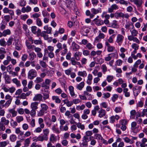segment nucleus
<instances>
[{"label":"nucleus","instance_id":"1","mask_svg":"<svg viewBox=\"0 0 147 147\" xmlns=\"http://www.w3.org/2000/svg\"><path fill=\"white\" fill-rule=\"evenodd\" d=\"M131 33V35L128 36V39L130 41H133L134 42H135L138 44L140 43V40L136 37V36L138 34V32L136 30L133 25L132 29L130 30Z\"/></svg>","mask_w":147,"mask_h":147},{"label":"nucleus","instance_id":"2","mask_svg":"<svg viewBox=\"0 0 147 147\" xmlns=\"http://www.w3.org/2000/svg\"><path fill=\"white\" fill-rule=\"evenodd\" d=\"M41 109L38 112L37 115L38 117L43 116L45 113H47V110L49 108L47 105L45 103H41L40 105Z\"/></svg>","mask_w":147,"mask_h":147},{"label":"nucleus","instance_id":"3","mask_svg":"<svg viewBox=\"0 0 147 147\" xmlns=\"http://www.w3.org/2000/svg\"><path fill=\"white\" fill-rule=\"evenodd\" d=\"M37 76V72L34 69H31L28 72V77L30 80H32L34 78L36 77Z\"/></svg>","mask_w":147,"mask_h":147},{"label":"nucleus","instance_id":"4","mask_svg":"<svg viewBox=\"0 0 147 147\" xmlns=\"http://www.w3.org/2000/svg\"><path fill=\"white\" fill-rule=\"evenodd\" d=\"M124 38L123 36L120 34H118L116 37V42L118 45L121 46L123 43Z\"/></svg>","mask_w":147,"mask_h":147},{"label":"nucleus","instance_id":"5","mask_svg":"<svg viewBox=\"0 0 147 147\" xmlns=\"http://www.w3.org/2000/svg\"><path fill=\"white\" fill-rule=\"evenodd\" d=\"M137 123L134 121L131 124V131L134 133H137L138 131V127L137 126Z\"/></svg>","mask_w":147,"mask_h":147},{"label":"nucleus","instance_id":"6","mask_svg":"<svg viewBox=\"0 0 147 147\" xmlns=\"http://www.w3.org/2000/svg\"><path fill=\"white\" fill-rule=\"evenodd\" d=\"M80 32L84 36H87V34L90 32L89 29L85 26H83L81 28Z\"/></svg>","mask_w":147,"mask_h":147},{"label":"nucleus","instance_id":"7","mask_svg":"<svg viewBox=\"0 0 147 147\" xmlns=\"http://www.w3.org/2000/svg\"><path fill=\"white\" fill-rule=\"evenodd\" d=\"M6 53V52L4 48H1L0 49V62H1V60L5 57L4 54Z\"/></svg>","mask_w":147,"mask_h":147},{"label":"nucleus","instance_id":"8","mask_svg":"<svg viewBox=\"0 0 147 147\" xmlns=\"http://www.w3.org/2000/svg\"><path fill=\"white\" fill-rule=\"evenodd\" d=\"M72 50L74 51H78L80 48V46L76 44L75 42L73 41L71 44Z\"/></svg>","mask_w":147,"mask_h":147},{"label":"nucleus","instance_id":"9","mask_svg":"<svg viewBox=\"0 0 147 147\" xmlns=\"http://www.w3.org/2000/svg\"><path fill=\"white\" fill-rule=\"evenodd\" d=\"M131 2H133L137 7L139 8L140 7L142 4V0H130Z\"/></svg>","mask_w":147,"mask_h":147},{"label":"nucleus","instance_id":"10","mask_svg":"<svg viewBox=\"0 0 147 147\" xmlns=\"http://www.w3.org/2000/svg\"><path fill=\"white\" fill-rule=\"evenodd\" d=\"M68 89L71 96L74 98L76 97L77 96V95L75 94L74 92V87L72 86H71L69 87Z\"/></svg>","mask_w":147,"mask_h":147},{"label":"nucleus","instance_id":"11","mask_svg":"<svg viewBox=\"0 0 147 147\" xmlns=\"http://www.w3.org/2000/svg\"><path fill=\"white\" fill-rule=\"evenodd\" d=\"M127 124V122L125 120H121L120 121V124L121 125V129L123 131H125L127 128L126 125Z\"/></svg>","mask_w":147,"mask_h":147},{"label":"nucleus","instance_id":"12","mask_svg":"<svg viewBox=\"0 0 147 147\" xmlns=\"http://www.w3.org/2000/svg\"><path fill=\"white\" fill-rule=\"evenodd\" d=\"M42 96L40 94H36L34 97L33 100L34 101H41L42 100Z\"/></svg>","mask_w":147,"mask_h":147},{"label":"nucleus","instance_id":"13","mask_svg":"<svg viewBox=\"0 0 147 147\" xmlns=\"http://www.w3.org/2000/svg\"><path fill=\"white\" fill-rule=\"evenodd\" d=\"M142 88V87L139 86L137 88H133V92L134 95L135 96H137L140 92V90Z\"/></svg>","mask_w":147,"mask_h":147},{"label":"nucleus","instance_id":"14","mask_svg":"<svg viewBox=\"0 0 147 147\" xmlns=\"http://www.w3.org/2000/svg\"><path fill=\"white\" fill-rule=\"evenodd\" d=\"M116 54L114 53L109 54L107 57H106L105 58V60L107 61H110L112 58H114L116 57Z\"/></svg>","mask_w":147,"mask_h":147},{"label":"nucleus","instance_id":"15","mask_svg":"<svg viewBox=\"0 0 147 147\" xmlns=\"http://www.w3.org/2000/svg\"><path fill=\"white\" fill-rule=\"evenodd\" d=\"M0 122L5 125H8L9 124V121L6 119L5 117H2L1 118Z\"/></svg>","mask_w":147,"mask_h":147},{"label":"nucleus","instance_id":"16","mask_svg":"<svg viewBox=\"0 0 147 147\" xmlns=\"http://www.w3.org/2000/svg\"><path fill=\"white\" fill-rule=\"evenodd\" d=\"M57 124L54 125L52 126V130L55 133L58 134L61 132V130L57 127Z\"/></svg>","mask_w":147,"mask_h":147},{"label":"nucleus","instance_id":"17","mask_svg":"<svg viewBox=\"0 0 147 147\" xmlns=\"http://www.w3.org/2000/svg\"><path fill=\"white\" fill-rule=\"evenodd\" d=\"M63 50L61 52V54L62 56L65 55L67 52V45L64 43L63 45Z\"/></svg>","mask_w":147,"mask_h":147},{"label":"nucleus","instance_id":"18","mask_svg":"<svg viewBox=\"0 0 147 147\" xmlns=\"http://www.w3.org/2000/svg\"><path fill=\"white\" fill-rule=\"evenodd\" d=\"M119 118V116L117 115H116L115 116H112L110 117V122L111 123H113L115 121V120H118Z\"/></svg>","mask_w":147,"mask_h":147},{"label":"nucleus","instance_id":"19","mask_svg":"<svg viewBox=\"0 0 147 147\" xmlns=\"http://www.w3.org/2000/svg\"><path fill=\"white\" fill-rule=\"evenodd\" d=\"M38 102H32L30 105V108L31 109H34L36 110L38 109Z\"/></svg>","mask_w":147,"mask_h":147},{"label":"nucleus","instance_id":"20","mask_svg":"<svg viewBox=\"0 0 147 147\" xmlns=\"http://www.w3.org/2000/svg\"><path fill=\"white\" fill-rule=\"evenodd\" d=\"M78 75L80 77L83 78L86 77L87 76V73L85 71H80L78 73Z\"/></svg>","mask_w":147,"mask_h":147},{"label":"nucleus","instance_id":"21","mask_svg":"<svg viewBox=\"0 0 147 147\" xmlns=\"http://www.w3.org/2000/svg\"><path fill=\"white\" fill-rule=\"evenodd\" d=\"M85 85V83L84 82H82L80 84L77 85L76 88L80 90H81L84 88Z\"/></svg>","mask_w":147,"mask_h":147},{"label":"nucleus","instance_id":"22","mask_svg":"<svg viewBox=\"0 0 147 147\" xmlns=\"http://www.w3.org/2000/svg\"><path fill=\"white\" fill-rule=\"evenodd\" d=\"M43 132L44 134L43 136H44L47 140L48 139V136L49 133V129L48 128L43 129Z\"/></svg>","mask_w":147,"mask_h":147},{"label":"nucleus","instance_id":"23","mask_svg":"<svg viewBox=\"0 0 147 147\" xmlns=\"http://www.w3.org/2000/svg\"><path fill=\"white\" fill-rule=\"evenodd\" d=\"M70 136L72 138H76L78 140L80 139L81 138V136L79 134H78L76 135L75 134L72 133L70 134Z\"/></svg>","mask_w":147,"mask_h":147},{"label":"nucleus","instance_id":"24","mask_svg":"<svg viewBox=\"0 0 147 147\" xmlns=\"http://www.w3.org/2000/svg\"><path fill=\"white\" fill-rule=\"evenodd\" d=\"M44 29L46 30L45 32L48 34H51L52 29L51 27H49L48 25H46L44 27Z\"/></svg>","mask_w":147,"mask_h":147},{"label":"nucleus","instance_id":"25","mask_svg":"<svg viewBox=\"0 0 147 147\" xmlns=\"http://www.w3.org/2000/svg\"><path fill=\"white\" fill-rule=\"evenodd\" d=\"M111 25L112 27L115 28L117 29L119 27L117 21L115 20H113L112 21Z\"/></svg>","mask_w":147,"mask_h":147},{"label":"nucleus","instance_id":"26","mask_svg":"<svg viewBox=\"0 0 147 147\" xmlns=\"http://www.w3.org/2000/svg\"><path fill=\"white\" fill-rule=\"evenodd\" d=\"M8 112L12 114V117H14L17 115V112L14 109H10L8 110Z\"/></svg>","mask_w":147,"mask_h":147},{"label":"nucleus","instance_id":"27","mask_svg":"<svg viewBox=\"0 0 147 147\" xmlns=\"http://www.w3.org/2000/svg\"><path fill=\"white\" fill-rule=\"evenodd\" d=\"M47 33L45 32V31H43L41 32V36L43 37L44 39L46 40H47L49 39V36L47 34Z\"/></svg>","mask_w":147,"mask_h":147},{"label":"nucleus","instance_id":"28","mask_svg":"<svg viewBox=\"0 0 147 147\" xmlns=\"http://www.w3.org/2000/svg\"><path fill=\"white\" fill-rule=\"evenodd\" d=\"M81 54V53L79 51H76L75 52L74 55V59H75L77 61H79L80 60L79 56Z\"/></svg>","mask_w":147,"mask_h":147},{"label":"nucleus","instance_id":"29","mask_svg":"<svg viewBox=\"0 0 147 147\" xmlns=\"http://www.w3.org/2000/svg\"><path fill=\"white\" fill-rule=\"evenodd\" d=\"M28 53H29V56L30 57V60L32 61L36 57V55L33 52L31 53L29 51H27Z\"/></svg>","mask_w":147,"mask_h":147},{"label":"nucleus","instance_id":"30","mask_svg":"<svg viewBox=\"0 0 147 147\" xmlns=\"http://www.w3.org/2000/svg\"><path fill=\"white\" fill-rule=\"evenodd\" d=\"M17 139L16 136L14 134H12L9 136V140L12 142H15L16 141Z\"/></svg>","mask_w":147,"mask_h":147},{"label":"nucleus","instance_id":"31","mask_svg":"<svg viewBox=\"0 0 147 147\" xmlns=\"http://www.w3.org/2000/svg\"><path fill=\"white\" fill-rule=\"evenodd\" d=\"M52 99L53 100H55V102L57 103H60L61 102V100L59 98V96H53Z\"/></svg>","mask_w":147,"mask_h":147},{"label":"nucleus","instance_id":"32","mask_svg":"<svg viewBox=\"0 0 147 147\" xmlns=\"http://www.w3.org/2000/svg\"><path fill=\"white\" fill-rule=\"evenodd\" d=\"M123 139L127 143H129L130 144H132L134 143V141L133 140H131L127 137L123 138Z\"/></svg>","mask_w":147,"mask_h":147},{"label":"nucleus","instance_id":"33","mask_svg":"<svg viewBox=\"0 0 147 147\" xmlns=\"http://www.w3.org/2000/svg\"><path fill=\"white\" fill-rule=\"evenodd\" d=\"M49 92L48 91H45V92L43 93V99L44 100L49 98Z\"/></svg>","mask_w":147,"mask_h":147},{"label":"nucleus","instance_id":"34","mask_svg":"<svg viewBox=\"0 0 147 147\" xmlns=\"http://www.w3.org/2000/svg\"><path fill=\"white\" fill-rule=\"evenodd\" d=\"M106 45L107 46V51L109 52L113 51L115 48L113 46H111L108 42L106 43Z\"/></svg>","mask_w":147,"mask_h":147},{"label":"nucleus","instance_id":"35","mask_svg":"<svg viewBox=\"0 0 147 147\" xmlns=\"http://www.w3.org/2000/svg\"><path fill=\"white\" fill-rule=\"evenodd\" d=\"M141 147H145L146 146V143L147 142V139L145 138H143L140 142Z\"/></svg>","mask_w":147,"mask_h":147},{"label":"nucleus","instance_id":"36","mask_svg":"<svg viewBox=\"0 0 147 147\" xmlns=\"http://www.w3.org/2000/svg\"><path fill=\"white\" fill-rule=\"evenodd\" d=\"M12 82L15 84L17 87L20 86L21 85L20 82L17 78H15L12 79Z\"/></svg>","mask_w":147,"mask_h":147},{"label":"nucleus","instance_id":"37","mask_svg":"<svg viewBox=\"0 0 147 147\" xmlns=\"http://www.w3.org/2000/svg\"><path fill=\"white\" fill-rule=\"evenodd\" d=\"M4 78L6 83L9 84L10 83L11 78L9 75L5 74L4 76Z\"/></svg>","mask_w":147,"mask_h":147},{"label":"nucleus","instance_id":"38","mask_svg":"<svg viewBox=\"0 0 147 147\" xmlns=\"http://www.w3.org/2000/svg\"><path fill=\"white\" fill-rule=\"evenodd\" d=\"M38 123L41 127H45V125L44 123V120L42 118H40L38 119Z\"/></svg>","mask_w":147,"mask_h":147},{"label":"nucleus","instance_id":"39","mask_svg":"<svg viewBox=\"0 0 147 147\" xmlns=\"http://www.w3.org/2000/svg\"><path fill=\"white\" fill-rule=\"evenodd\" d=\"M3 33V36L4 37L6 36L7 35H9L11 34V31L9 29L4 30Z\"/></svg>","mask_w":147,"mask_h":147},{"label":"nucleus","instance_id":"40","mask_svg":"<svg viewBox=\"0 0 147 147\" xmlns=\"http://www.w3.org/2000/svg\"><path fill=\"white\" fill-rule=\"evenodd\" d=\"M84 94L85 96H88V100H92L93 98V95L90 94H89L87 91H84Z\"/></svg>","mask_w":147,"mask_h":147},{"label":"nucleus","instance_id":"41","mask_svg":"<svg viewBox=\"0 0 147 147\" xmlns=\"http://www.w3.org/2000/svg\"><path fill=\"white\" fill-rule=\"evenodd\" d=\"M60 129L61 131H66L68 130V127L67 125H66L64 126H60Z\"/></svg>","mask_w":147,"mask_h":147},{"label":"nucleus","instance_id":"42","mask_svg":"<svg viewBox=\"0 0 147 147\" xmlns=\"http://www.w3.org/2000/svg\"><path fill=\"white\" fill-rule=\"evenodd\" d=\"M49 140L51 142L54 143V142L56 141L57 140L56 137L55 136V135L52 134L50 136Z\"/></svg>","mask_w":147,"mask_h":147},{"label":"nucleus","instance_id":"43","mask_svg":"<svg viewBox=\"0 0 147 147\" xmlns=\"http://www.w3.org/2000/svg\"><path fill=\"white\" fill-rule=\"evenodd\" d=\"M128 89L127 88H124L123 89V92L124 93L125 96L126 97H129L130 96V94L129 92H128Z\"/></svg>","mask_w":147,"mask_h":147},{"label":"nucleus","instance_id":"44","mask_svg":"<svg viewBox=\"0 0 147 147\" xmlns=\"http://www.w3.org/2000/svg\"><path fill=\"white\" fill-rule=\"evenodd\" d=\"M85 106L84 105H82L81 106L78 105L76 107V109L78 111L83 110L85 108Z\"/></svg>","mask_w":147,"mask_h":147},{"label":"nucleus","instance_id":"45","mask_svg":"<svg viewBox=\"0 0 147 147\" xmlns=\"http://www.w3.org/2000/svg\"><path fill=\"white\" fill-rule=\"evenodd\" d=\"M76 125L78 128L82 130L85 129V126L84 125L78 122L76 123Z\"/></svg>","mask_w":147,"mask_h":147},{"label":"nucleus","instance_id":"46","mask_svg":"<svg viewBox=\"0 0 147 147\" xmlns=\"http://www.w3.org/2000/svg\"><path fill=\"white\" fill-rule=\"evenodd\" d=\"M86 47L87 49L89 50H91L94 48V47L90 43H88L86 45Z\"/></svg>","mask_w":147,"mask_h":147},{"label":"nucleus","instance_id":"47","mask_svg":"<svg viewBox=\"0 0 147 147\" xmlns=\"http://www.w3.org/2000/svg\"><path fill=\"white\" fill-rule=\"evenodd\" d=\"M137 43H133L131 45V47L134 50H138V49L139 46Z\"/></svg>","mask_w":147,"mask_h":147},{"label":"nucleus","instance_id":"48","mask_svg":"<svg viewBox=\"0 0 147 147\" xmlns=\"http://www.w3.org/2000/svg\"><path fill=\"white\" fill-rule=\"evenodd\" d=\"M43 81V80L40 77H38L36 78V80L34 82L36 83H39L42 82Z\"/></svg>","mask_w":147,"mask_h":147},{"label":"nucleus","instance_id":"49","mask_svg":"<svg viewBox=\"0 0 147 147\" xmlns=\"http://www.w3.org/2000/svg\"><path fill=\"white\" fill-rule=\"evenodd\" d=\"M9 142L8 141H5L0 142V147H5L8 144Z\"/></svg>","mask_w":147,"mask_h":147},{"label":"nucleus","instance_id":"50","mask_svg":"<svg viewBox=\"0 0 147 147\" xmlns=\"http://www.w3.org/2000/svg\"><path fill=\"white\" fill-rule=\"evenodd\" d=\"M123 13L122 12H116L115 13V17L116 18H122Z\"/></svg>","mask_w":147,"mask_h":147},{"label":"nucleus","instance_id":"51","mask_svg":"<svg viewBox=\"0 0 147 147\" xmlns=\"http://www.w3.org/2000/svg\"><path fill=\"white\" fill-rule=\"evenodd\" d=\"M44 127H41V126L37 127L34 130V132L36 133H39L41 132L42 131V129H43Z\"/></svg>","mask_w":147,"mask_h":147},{"label":"nucleus","instance_id":"52","mask_svg":"<svg viewBox=\"0 0 147 147\" xmlns=\"http://www.w3.org/2000/svg\"><path fill=\"white\" fill-rule=\"evenodd\" d=\"M101 40V33L100 32L98 36H97L95 39L94 41L95 42H100Z\"/></svg>","mask_w":147,"mask_h":147},{"label":"nucleus","instance_id":"53","mask_svg":"<svg viewBox=\"0 0 147 147\" xmlns=\"http://www.w3.org/2000/svg\"><path fill=\"white\" fill-rule=\"evenodd\" d=\"M13 40V38L11 36L9 38L7 42L8 46H10L12 44Z\"/></svg>","mask_w":147,"mask_h":147},{"label":"nucleus","instance_id":"54","mask_svg":"<svg viewBox=\"0 0 147 147\" xmlns=\"http://www.w3.org/2000/svg\"><path fill=\"white\" fill-rule=\"evenodd\" d=\"M16 120L18 123H20L24 120V118L22 116H18L16 118Z\"/></svg>","mask_w":147,"mask_h":147},{"label":"nucleus","instance_id":"55","mask_svg":"<svg viewBox=\"0 0 147 147\" xmlns=\"http://www.w3.org/2000/svg\"><path fill=\"white\" fill-rule=\"evenodd\" d=\"M5 125L0 122V131H3L5 130L6 129Z\"/></svg>","mask_w":147,"mask_h":147},{"label":"nucleus","instance_id":"56","mask_svg":"<svg viewBox=\"0 0 147 147\" xmlns=\"http://www.w3.org/2000/svg\"><path fill=\"white\" fill-rule=\"evenodd\" d=\"M136 114V111L134 110L131 111L130 112V118L131 119H134L135 115Z\"/></svg>","mask_w":147,"mask_h":147},{"label":"nucleus","instance_id":"57","mask_svg":"<svg viewBox=\"0 0 147 147\" xmlns=\"http://www.w3.org/2000/svg\"><path fill=\"white\" fill-rule=\"evenodd\" d=\"M39 63L40 65L43 67L46 68L47 67V65L46 63L43 61L40 60L39 61Z\"/></svg>","mask_w":147,"mask_h":147},{"label":"nucleus","instance_id":"58","mask_svg":"<svg viewBox=\"0 0 147 147\" xmlns=\"http://www.w3.org/2000/svg\"><path fill=\"white\" fill-rule=\"evenodd\" d=\"M28 16L26 14L21 15L20 16V18L21 19L23 20L24 21H26V19L28 18Z\"/></svg>","mask_w":147,"mask_h":147},{"label":"nucleus","instance_id":"59","mask_svg":"<svg viewBox=\"0 0 147 147\" xmlns=\"http://www.w3.org/2000/svg\"><path fill=\"white\" fill-rule=\"evenodd\" d=\"M37 27L35 26H32L31 28V30L32 32L34 34H36V33Z\"/></svg>","mask_w":147,"mask_h":147},{"label":"nucleus","instance_id":"60","mask_svg":"<svg viewBox=\"0 0 147 147\" xmlns=\"http://www.w3.org/2000/svg\"><path fill=\"white\" fill-rule=\"evenodd\" d=\"M36 24L39 26H41L42 25V23L39 18H37L36 20Z\"/></svg>","mask_w":147,"mask_h":147},{"label":"nucleus","instance_id":"61","mask_svg":"<svg viewBox=\"0 0 147 147\" xmlns=\"http://www.w3.org/2000/svg\"><path fill=\"white\" fill-rule=\"evenodd\" d=\"M141 61L140 59H138L135 62L133 65V67H138V65L141 63Z\"/></svg>","mask_w":147,"mask_h":147},{"label":"nucleus","instance_id":"62","mask_svg":"<svg viewBox=\"0 0 147 147\" xmlns=\"http://www.w3.org/2000/svg\"><path fill=\"white\" fill-rule=\"evenodd\" d=\"M38 137L39 141L42 142L44 140H47L46 138L44 136H43V135L42 136L39 135Z\"/></svg>","mask_w":147,"mask_h":147},{"label":"nucleus","instance_id":"63","mask_svg":"<svg viewBox=\"0 0 147 147\" xmlns=\"http://www.w3.org/2000/svg\"><path fill=\"white\" fill-rule=\"evenodd\" d=\"M24 135V132L23 131L21 133H20L18 134V137H19L20 139L21 140H24L25 138V137L24 136H23V135Z\"/></svg>","mask_w":147,"mask_h":147},{"label":"nucleus","instance_id":"64","mask_svg":"<svg viewBox=\"0 0 147 147\" xmlns=\"http://www.w3.org/2000/svg\"><path fill=\"white\" fill-rule=\"evenodd\" d=\"M23 129L24 130H27L29 128L28 125L27 123H24L22 126Z\"/></svg>","mask_w":147,"mask_h":147}]
</instances>
